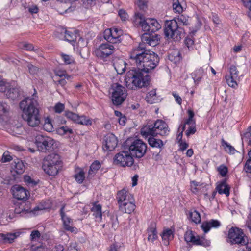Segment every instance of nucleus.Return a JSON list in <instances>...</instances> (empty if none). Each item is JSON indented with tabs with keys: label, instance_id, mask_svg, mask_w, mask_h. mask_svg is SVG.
<instances>
[{
	"label": "nucleus",
	"instance_id": "nucleus-1",
	"mask_svg": "<svg viewBox=\"0 0 251 251\" xmlns=\"http://www.w3.org/2000/svg\"><path fill=\"white\" fill-rule=\"evenodd\" d=\"M130 59L135 63L137 69L150 72L158 65L159 61L158 55L154 52L146 49V45L140 43L130 52Z\"/></svg>",
	"mask_w": 251,
	"mask_h": 251
},
{
	"label": "nucleus",
	"instance_id": "nucleus-2",
	"mask_svg": "<svg viewBox=\"0 0 251 251\" xmlns=\"http://www.w3.org/2000/svg\"><path fill=\"white\" fill-rule=\"evenodd\" d=\"M31 97H27L19 103L22 117L27 125L31 127H37L41 123L39 104L38 97L35 95L36 91Z\"/></svg>",
	"mask_w": 251,
	"mask_h": 251
},
{
	"label": "nucleus",
	"instance_id": "nucleus-3",
	"mask_svg": "<svg viewBox=\"0 0 251 251\" xmlns=\"http://www.w3.org/2000/svg\"><path fill=\"white\" fill-rule=\"evenodd\" d=\"M189 24V17L184 15H180L176 19L166 21L164 33L168 38L175 41H179L183 37V29L178 27V25H188Z\"/></svg>",
	"mask_w": 251,
	"mask_h": 251
},
{
	"label": "nucleus",
	"instance_id": "nucleus-4",
	"mask_svg": "<svg viewBox=\"0 0 251 251\" xmlns=\"http://www.w3.org/2000/svg\"><path fill=\"white\" fill-rule=\"evenodd\" d=\"M148 73L137 69L130 70L127 73L125 78L126 87L136 89L148 86L150 79Z\"/></svg>",
	"mask_w": 251,
	"mask_h": 251
},
{
	"label": "nucleus",
	"instance_id": "nucleus-5",
	"mask_svg": "<svg viewBox=\"0 0 251 251\" xmlns=\"http://www.w3.org/2000/svg\"><path fill=\"white\" fill-rule=\"evenodd\" d=\"M62 167V161L57 154H51L44 160L43 168L46 173L50 176H55Z\"/></svg>",
	"mask_w": 251,
	"mask_h": 251
},
{
	"label": "nucleus",
	"instance_id": "nucleus-6",
	"mask_svg": "<svg viewBox=\"0 0 251 251\" xmlns=\"http://www.w3.org/2000/svg\"><path fill=\"white\" fill-rule=\"evenodd\" d=\"M135 22L139 24L142 30L149 34L154 32L161 28V25L155 19H145L143 14L135 13Z\"/></svg>",
	"mask_w": 251,
	"mask_h": 251
},
{
	"label": "nucleus",
	"instance_id": "nucleus-7",
	"mask_svg": "<svg viewBox=\"0 0 251 251\" xmlns=\"http://www.w3.org/2000/svg\"><path fill=\"white\" fill-rule=\"evenodd\" d=\"M111 99L114 105H121L126 100L127 94L125 87L118 83L112 85L110 89Z\"/></svg>",
	"mask_w": 251,
	"mask_h": 251
},
{
	"label": "nucleus",
	"instance_id": "nucleus-8",
	"mask_svg": "<svg viewBox=\"0 0 251 251\" xmlns=\"http://www.w3.org/2000/svg\"><path fill=\"white\" fill-rule=\"evenodd\" d=\"M229 242L233 244H238L244 246L246 245L248 240L242 230L236 227H232L228 232Z\"/></svg>",
	"mask_w": 251,
	"mask_h": 251
},
{
	"label": "nucleus",
	"instance_id": "nucleus-9",
	"mask_svg": "<svg viewBox=\"0 0 251 251\" xmlns=\"http://www.w3.org/2000/svg\"><path fill=\"white\" fill-rule=\"evenodd\" d=\"M114 163L121 167L131 166L134 162L129 151H123L117 153L113 159Z\"/></svg>",
	"mask_w": 251,
	"mask_h": 251
},
{
	"label": "nucleus",
	"instance_id": "nucleus-10",
	"mask_svg": "<svg viewBox=\"0 0 251 251\" xmlns=\"http://www.w3.org/2000/svg\"><path fill=\"white\" fill-rule=\"evenodd\" d=\"M54 141L51 137L38 135L35 138V144L38 150L43 152L50 151L52 150Z\"/></svg>",
	"mask_w": 251,
	"mask_h": 251
},
{
	"label": "nucleus",
	"instance_id": "nucleus-11",
	"mask_svg": "<svg viewBox=\"0 0 251 251\" xmlns=\"http://www.w3.org/2000/svg\"><path fill=\"white\" fill-rule=\"evenodd\" d=\"M147 150V144L140 139L134 140L129 147V151L131 155L139 158L145 155Z\"/></svg>",
	"mask_w": 251,
	"mask_h": 251
},
{
	"label": "nucleus",
	"instance_id": "nucleus-12",
	"mask_svg": "<svg viewBox=\"0 0 251 251\" xmlns=\"http://www.w3.org/2000/svg\"><path fill=\"white\" fill-rule=\"evenodd\" d=\"M117 48L109 43L102 44L94 50L95 54L98 57L104 58L112 54Z\"/></svg>",
	"mask_w": 251,
	"mask_h": 251
},
{
	"label": "nucleus",
	"instance_id": "nucleus-13",
	"mask_svg": "<svg viewBox=\"0 0 251 251\" xmlns=\"http://www.w3.org/2000/svg\"><path fill=\"white\" fill-rule=\"evenodd\" d=\"M123 31L117 28L106 29L104 32V38L108 42L115 44L121 42Z\"/></svg>",
	"mask_w": 251,
	"mask_h": 251
},
{
	"label": "nucleus",
	"instance_id": "nucleus-14",
	"mask_svg": "<svg viewBox=\"0 0 251 251\" xmlns=\"http://www.w3.org/2000/svg\"><path fill=\"white\" fill-rule=\"evenodd\" d=\"M64 209V206H62L60 210L64 228L71 233H76L77 232V229L75 227L72 226L73 221L65 214Z\"/></svg>",
	"mask_w": 251,
	"mask_h": 251
},
{
	"label": "nucleus",
	"instance_id": "nucleus-15",
	"mask_svg": "<svg viewBox=\"0 0 251 251\" xmlns=\"http://www.w3.org/2000/svg\"><path fill=\"white\" fill-rule=\"evenodd\" d=\"M155 135L167 136L169 134L170 129L167 124L162 120H157L154 123Z\"/></svg>",
	"mask_w": 251,
	"mask_h": 251
},
{
	"label": "nucleus",
	"instance_id": "nucleus-16",
	"mask_svg": "<svg viewBox=\"0 0 251 251\" xmlns=\"http://www.w3.org/2000/svg\"><path fill=\"white\" fill-rule=\"evenodd\" d=\"M239 77V72L234 65L230 67V74L225 76L226 81L229 86L235 88L237 86V80Z\"/></svg>",
	"mask_w": 251,
	"mask_h": 251
},
{
	"label": "nucleus",
	"instance_id": "nucleus-17",
	"mask_svg": "<svg viewBox=\"0 0 251 251\" xmlns=\"http://www.w3.org/2000/svg\"><path fill=\"white\" fill-rule=\"evenodd\" d=\"M12 190L14 197L18 200L25 201L29 196V191L19 185L13 186Z\"/></svg>",
	"mask_w": 251,
	"mask_h": 251
},
{
	"label": "nucleus",
	"instance_id": "nucleus-18",
	"mask_svg": "<svg viewBox=\"0 0 251 251\" xmlns=\"http://www.w3.org/2000/svg\"><path fill=\"white\" fill-rule=\"evenodd\" d=\"M118 140L116 137L112 133H108L105 137L103 149L111 151L117 146Z\"/></svg>",
	"mask_w": 251,
	"mask_h": 251
},
{
	"label": "nucleus",
	"instance_id": "nucleus-19",
	"mask_svg": "<svg viewBox=\"0 0 251 251\" xmlns=\"http://www.w3.org/2000/svg\"><path fill=\"white\" fill-rule=\"evenodd\" d=\"M185 240L187 242H191L195 245H203V242L202 239H201L199 236H196L195 233L190 230H188L184 235Z\"/></svg>",
	"mask_w": 251,
	"mask_h": 251
},
{
	"label": "nucleus",
	"instance_id": "nucleus-20",
	"mask_svg": "<svg viewBox=\"0 0 251 251\" xmlns=\"http://www.w3.org/2000/svg\"><path fill=\"white\" fill-rule=\"evenodd\" d=\"M143 44H148L149 46L154 47L158 44L159 40V36L157 35H150L149 34L145 33L142 35L141 37Z\"/></svg>",
	"mask_w": 251,
	"mask_h": 251
},
{
	"label": "nucleus",
	"instance_id": "nucleus-21",
	"mask_svg": "<svg viewBox=\"0 0 251 251\" xmlns=\"http://www.w3.org/2000/svg\"><path fill=\"white\" fill-rule=\"evenodd\" d=\"M113 65L117 74H122L126 70V63L119 58H115L113 60Z\"/></svg>",
	"mask_w": 251,
	"mask_h": 251
},
{
	"label": "nucleus",
	"instance_id": "nucleus-22",
	"mask_svg": "<svg viewBox=\"0 0 251 251\" xmlns=\"http://www.w3.org/2000/svg\"><path fill=\"white\" fill-rule=\"evenodd\" d=\"M147 231L148 234V240L149 241L153 242L154 241L157 239L158 236L155 223L152 222L150 224Z\"/></svg>",
	"mask_w": 251,
	"mask_h": 251
},
{
	"label": "nucleus",
	"instance_id": "nucleus-23",
	"mask_svg": "<svg viewBox=\"0 0 251 251\" xmlns=\"http://www.w3.org/2000/svg\"><path fill=\"white\" fill-rule=\"evenodd\" d=\"M221 225L220 222L217 220H211L208 222H203L201 226V228L205 233L209 231L211 228H217Z\"/></svg>",
	"mask_w": 251,
	"mask_h": 251
},
{
	"label": "nucleus",
	"instance_id": "nucleus-24",
	"mask_svg": "<svg viewBox=\"0 0 251 251\" xmlns=\"http://www.w3.org/2000/svg\"><path fill=\"white\" fill-rule=\"evenodd\" d=\"M20 235L19 232L15 233H8L6 234H0V241H3L4 243H11L14 239L19 237Z\"/></svg>",
	"mask_w": 251,
	"mask_h": 251
},
{
	"label": "nucleus",
	"instance_id": "nucleus-25",
	"mask_svg": "<svg viewBox=\"0 0 251 251\" xmlns=\"http://www.w3.org/2000/svg\"><path fill=\"white\" fill-rule=\"evenodd\" d=\"M8 107L5 103L0 102V122L7 121L8 115Z\"/></svg>",
	"mask_w": 251,
	"mask_h": 251
},
{
	"label": "nucleus",
	"instance_id": "nucleus-26",
	"mask_svg": "<svg viewBox=\"0 0 251 251\" xmlns=\"http://www.w3.org/2000/svg\"><path fill=\"white\" fill-rule=\"evenodd\" d=\"M204 72V69L200 67L196 69L192 74V76L196 85H198L201 81Z\"/></svg>",
	"mask_w": 251,
	"mask_h": 251
},
{
	"label": "nucleus",
	"instance_id": "nucleus-27",
	"mask_svg": "<svg viewBox=\"0 0 251 251\" xmlns=\"http://www.w3.org/2000/svg\"><path fill=\"white\" fill-rule=\"evenodd\" d=\"M216 190L220 194H225L226 196L229 195V187L226 184V181L220 182L216 187Z\"/></svg>",
	"mask_w": 251,
	"mask_h": 251
},
{
	"label": "nucleus",
	"instance_id": "nucleus-28",
	"mask_svg": "<svg viewBox=\"0 0 251 251\" xmlns=\"http://www.w3.org/2000/svg\"><path fill=\"white\" fill-rule=\"evenodd\" d=\"M119 208L123 212L130 214L134 210L135 205L134 203H132V202L124 203L120 204Z\"/></svg>",
	"mask_w": 251,
	"mask_h": 251
},
{
	"label": "nucleus",
	"instance_id": "nucleus-29",
	"mask_svg": "<svg viewBox=\"0 0 251 251\" xmlns=\"http://www.w3.org/2000/svg\"><path fill=\"white\" fill-rule=\"evenodd\" d=\"M191 191L193 193L197 194L201 192H204V190H207V186L203 184H199V183L193 181L191 184Z\"/></svg>",
	"mask_w": 251,
	"mask_h": 251
},
{
	"label": "nucleus",
	"instance_id": "nucleus-30",
	"mask_svg": "<svg viewBox=\"0 0 251 251\" xmlns=\"http://www.w3.org/2000/svg\"><path fill=\"white\" fill-rule=\"evenodd\" d=\"M154 129V126L147 125L144 126L141 130V133L143 136L147 137L148 136H155V133Z\"/></svg>",
	"mask_w": 251,
	"mask_h": 251
},
{
	"label": "nucleus",
	"instance_id": "nucleus-31",
	"mask_svg": "<svg viewBox=\"0 0 251 251\" xmlns=\"http://www.w3.org/2000/svg\"><path fill=\"white\" fill-rule=\"evenodd\" d=\"M6 96L8 99L15 100L20 97V90L18 88H10L7 90L6 93Z\"/></svg>",
	"mask_w": 251,
	"mask_h": 251
},
{
	"label": "nucleus",
	"instance_id": "nucleus-32",
	"mask_svg": "<svg viewBox=\"0 0 251 251\" xmlns=\"http://www.w3.org/2000/svg\"><path fill=\"white\" fill-rule=\"evenodd\" d=\"M148 143L150 146L153 148L161 149L164 146V143L161 139L153 137L149 138Z\"/></svg>",
	"mask_w": 251,
	"mask_h": 251
},
{
	"label": "nucleus",
	"instance_id": "nucleus-33",
	"mask_svg": "<svg viewBox=\"0 0 251 251\" xmlns=\"http://www.w3.org/2000/svg\"><path fill=\"white\" fill-rule=\"evenodd\" d=\"M146 99L147 101L150 104L157 102L159 100L156 96V90L153 89L149 92L147 94Z\"/></svg>",
	"mask_w": 251,
	"mask_h": 251
},
{
	"label": "nucleus",
	"instance_id": "nucleus-34",
	"mask_svg": "<svg viewBox=\"0 0 251 251\" xmlns=\"http://www.w3.org/2000/svg\"><path fill=\"white\" fill-rule=\"evenodd\" d=\"M74 177L78 183L81 184L85 177V173L83 169L79 168L76 169Z\"/></svg>",
	"mask_w": 251,
	"mask_h": 251
},
{
	"label": "nucleus",
	"instance_id": "nucleus-35",
	"mask_svg": "<svg viewBox=\"0 0 251 251\" xmlns=\"http://www.w3.org/2000/svg\"><path fill=\"white\" fill-rule=\"evenodd\" d=\"M129 195H132L130 194L127 190H126L125 188H123L122 190L119 191L117 195V199L118 200V201L119 204L125 201L128 197Z\"/></svg>",
	"mask_w": 251,
	"mask_h": 251
},
{
	"label": "nucleus",
	"instance_id": "nucleus-36",
	"mask_svg": "<svg viewBox=\"0 0 251 251\" xmlns=\"http://www.w3.org/2000/svg\"><path fill=\"white\" fill-rule=\"evenodd\" d=\"M93 215L98 220L100 221L102 217L101 206L100 204H95L93 205L92 209Z\"/></svg>",
	"mask_w": 251,
	"mask_h": 251
},
{
	"label": "nucleus",
	"instance_id": "nucleus-37",
	"mask_svg": "<svg viewBox=\"0 0 251 251\" xmlns=\"http://www.w3.org/2000/svg\"><path fill=\"white\" fill-rule=\"evenodd\" d=\"M101 167V164L99 161H95L91 165L90 170H89V175L94 176Z\"/></svg>",
	"mask_w": 251,
	"mask_h": 251
},
{
	"label": "nucleus",
	"instance_id": "nucleus-38",
	"mask_svg": "<svg viewBox=\"0 0 251 251\" xmlns=\"http://www.w3.org/2000/svg\"><path fill=\"white\" fill-rule=\"evenodd\" d=\"M183 0H174L173 3V9L175 13H181L183 11V8L181 2Z\"/></svg>",
	"mask_w": 251,
	"mask_h": 251
},
{
	"label": "nucleus",
	"instance_id": "nucleus-39",
	"mask_svg": "<svg viewBox=\"0 0 251 251\" xmlns=\"http://www.w3.org/2000/svg\"><path fill=\"white\" fill-rule=\"evenodd\" d=\"M64 38L65 40L70 43L75 42L76 40V34L70 31H64Z\"/></svg>",
	"mask_w": 251,
	"mask_h": 251
},
{
	"label": "nucleus",
	"instance_id": "nucleus-40",
	"mask_svg": "<svg viewBox=\"0 0 251 251\" xmlns=\"http://www.w3.org/2000/svg\"><path fill=\"white\" fill-rule=\"evenodd\" d=\"M161 236L162 239L165 241L164 244L167 245L168 241L173 237V232L171 229H166L163 232Z\"/></svg>",
	"mask_w": 251,
	"mask_h": 251
},
{
	"label": "nucleus",
	"instance_id": "nucleus-41",
	"mask_svg": "<svg viewBox=\"0 0 251 251\" xmlns=\"http://www.w3.org/2000/svg\"><path fill=\"white\" fill-rule=\"evenodd\" d=\"M222 145L224 147L225 150L230 154H234L236 152H237V151L233 147L223 139L222 141Z\"/></svg>",
	"mask_w": 251,
	"mask_h": 251
},
{
	"label": "nucleus",
	"instance_id": "nucleus-42",
	"mask_svg": "<svg viewBox=\"0 0 251 251\" xmlns=\"http://www.w3.org/2000/svg\"><path fill=\"white\" fill-rule=\"evenodd\" d=\"M189 217L192 221L197 224L201 221V218L200 213L196 210L190 211L189 214Z\"/></svg>",
	"mask_w": 251,
	"mask_h": 251
},
{
	"label": "nucleus",
	"instance_id": "nucleus-43",
	"mask_svg": "<svg viewBox=\"0 0 251 251\" xmlns=\"http://www.w3.org/2000/svg\"><path fill=\"white\" fill-rule=\"evenodd\" d=\"M14 170L17 174H21L24 172L25 170V167L22 161L18 160L17 162H15Z\"/></svg>",
	"mask_w": 251,
	"mask_h": 251
},
{
	"label": "nucleus",
	"instance_id": "nucleus-44",
	"mask_svg": "<svg viewBox=\"0 0 251 251\" xmlns=\"http://www.w3.org/2000/svg\"><path fill=\"white\" fill-rule=\"evenodd\" d=\"M43 129L48 132H51L53 129V126L51 123V119L47 117L45 119L44 124L43 125Z\"/></svg>",
	"mask_w": 251,
	"mask_h": 251
},
{
	"label": "nucleus",
	"instance_id": "nucleus-45",
	"mask_svg": "<svg viewBox=\"0 0 251 251\" xmlns=\"http://www.w3.org/2000/svg\"><path fill=\"white\" fill-rule=\"evenodd\" d=\"M168 57L171 61H174L175 63L179 62L181 60L180 53L177 50H175L174 52L170 53Z\"/></svg>",
	"mask_w": 251,
	"mask_h": 251
},
{
	"label": "nucleus",
	"instance_id": "nucleus-46",
	"mask_svg": "<svg viewBox=\"0 0 251 251\" xmlns=\"http://www.w3.org/2000/svg\"><path fill=\"white\" fill-rule=\"evenodd\" d=\"M188 113L189 115V118L183 125H185V126L187 125L189 126L195 125V121L194 119V113L193 111L191 110H189L188 111Z\"/></svg>",
	"mask_w": 251,
	"mask_h": 251
},
{
	"label": "nucleus",
	"instance_id": "nucleus-47",
	"mask_svg": "<svg viewBox=\"0 0 251 251\" xmlns=\"http://www.w3.org/2000/svg\"><path fill=\"white\" fill-rule=\"evenodd\" d=\"M77 123L85 125H92V120L90 119L87 118L85 116H79L77 121Z\"/></svg>",
	"mask_w": 251,
	"mask_h": 251
},
{
	"label": "nucleus",
	"instance_id": "nucleus-48",
	"mask_svg": "<svg viewBox=\"0 0 251 251\" xmlns=\"http://www.w3.org/2000/svg\"><path fill=\"white\" fill-rule=\"evenodd\" d=\"M25 63L26 64V66L28 68V71L30 74L35 75L38 74L39 71V69L37 67L27 62H26Z\"/></svg>",
	"mask_w": 251,
	"mask_h": 251
},
{
	"label": "nucleus",
	"instance_id": "nucleus-49",
	"mask_svg": "<svg viewBox=\"0 0 251 251\" xmlns=\"http://www.w3.org/2000/svg\"><path fill=\"white\" fill-rule=\"evenodd\" d=\"M18 47L26 50H34L33 45L26 42H20L18 44Z\"/></svg>",
	"mask_w": 251,
	"mask_h": 251
},
{
	"label": "nucleus",
	"instance_id": "nucleus-50",
	"mask_svg": "<svg viewBox=\"0 0 251 251\" xmlns=\"http://www.w3.org/2000/svg\"><path fill=\"white\" fill-rule=\"evenodd\" d=\"M25 202H22L16 204L14 210L15 213L16 214H20L24 211H27L28 210L25 209Z\"/></svg>",
	"mask_w": 251,
	"mask_h": 251
},
{
	"label": "nucleus",
	"instance_id": "nucleus-51",
	"mask_svg": "<svg viewBox=\"0 0 251 251\" xmlns=\"http://www.w3.org/2000/svg\"><path fill=\"white\" fill-rule=\"evenodd\" d=\"M24 181L29 186H34L37 184V182L33 179L30 176H24Z\"/></svg>",
	"mask_w": 251,
	"mask_h": 251
},
{
	"label": "nucleus",
	"instance_id": "nucleus-52",
	"mask_svg": "<svg viewBox=\"0 0 251 251\" xmlns=\"http://www.w3.org/2000/svg\"><path fill=\"white\" fill-rule=\"evenodd\" d=\"M61 56L66 64H71L74 62V58L71 56L62 53Z\"/></svg>",
	"mask_w": 251,
	"mask_h": 251
},
{
	"label": "nucleus",
	"instance_id": "nucleus-53",
	"mask_svg": "<svg viewBox=\"0 0 251 251\" xmlns=\"http://www.w3.org/2000/svg\"><path fill=\"white\" fill-rule=\"evenodd\" d=\"M217 171L220 175L224 177L226 175L228 172V168L225 165H221L217 168Z\"/></svg>",
	"mask_w": 251,
	"mask_h": 251
},
{
	"label": "nucleus",
	"instance_id": "nucleus-54",
	"mask_svg": "<svg viewBox=\"0 0 251 251\" xmlns=\"http://www.w3.org/2000/svg\"><path fill=\"white\" fill-rule=\"evenodd\" d=\"M65 115L68 119H69L77 123L78 118V116L77 114L70 111H66L65 112Z\"/></svg>",
	"mask_w": 251,
	"mask_h": 251
},
{
	"label": "nucleus",
	"instance_id": "nucleus-55",
	"mask_svg": "<svg viewBox=\"0 0 251 251\" xmlns=\"http://www.w3.org/2000/svg\"><path fill=\"white\" fill-rule=\"evenodd\" d=\"M12 159V157L11 156L10 152L8 151H5L3 153L1 161L2 163H6L10 161Z\"/></svg>",
	"mask_w": 251,
	"mask_h": 251
},
{
	"label": "nucleus",
	"instance_id": "nucleus-56",
	"mask_svg": "<svg viewBox=\"0 0 251 251\" xmlns=\"http://www.w3.org/2000/svg\"><path fill=\"white\" fill-rule=\"evenodd\" d=\"M242 141L246 142L248 143H251V132L248 130L243 135H242Z\"/></svg>",
	"mask_w": 251,
	"mask_h": 251
},
{
	"label": "nucleus",
	"instance_id": "nucleus-57",
	"mask_svg": "<svg viewBox=\"0 0 251 251\" xmlns=\"http://www.w3.org/2000/svg\"><path fill=\"white\" fill-rule=\"evenodd\" d=\"M41 234L38 230H33L31 232L30 238L31 241H37L40 237Z\"/></svg>",
	"mask_w": 251,
	"mask_h": 251
},
{
	"label": "nucleus",
	"instance_id": "nucleus-58",
	"mask_svg": "<svg viewBox=\"0 0 251 251\" xmlns=\"http://www.w3.org/2000/svg\"><path fill=\"white\" fill-rule=\"evenodd\" d=\"M249 159L247 160L245 169L247 173H251V155L250 151L248 152Z\"/></svg>",
	"mask_w": 251,
	"mask_h": 251
},
{
	"label": "nucleus",
	"instance_id": "nucleus-59",
	"mask_svg": "<svg viewBox=\"0 0 251 251\" xmlns=\"http://www.w3.org/2000/svg\"><path fill=\"white\" fill-rule=\"evenodd\" d=\"M55 73L56 76L60 77H64L67 80H69L71 78V76L67 74L65 71L57 70L55 71Z\"/></svg>",
	"mask_w": 251,
	"mask_h": 251
},
{
	"label": "nucleus",
	"instance_id": "nucleus-60",
	"mask_svg": "<svg viewBox=\"0 0 251 251\" xmlns=\"http://www.w3.org/2000/svg\"><path fill=\"white\" fill-rule=\"evenodd\" d=\"M58 132L60 134H66L67 133H72V130L67 126H63L60 127L58 129Z\"/></svg>",
	"mask_w": 251,
	"mask_h": 251
},
{
	"label": "nucleus",
	"instance_id": "nucleus-61",
	"mask_svg": "<svg viewBox=\"0 0 251 251\" xmlns=\"http://www.w3.org/2000/svg\"><path fill=\"white\" fill-rule=\"evenodd\" d=\"M8 85L6 81L3 78L0 77V91L4 92Z\"/></svg>",
	"mask_w": 251,
	"mask_h": 251
},
{
	"label": "nucleus",
	"instance_id": "nucleus-62",
	"mask_svg": "<svg viewBox=\"0 0 251 251\" xmlns=\"http://www.w3.org/2000/svg\"><path fill=\"white\" fill-rule=\"evenodd\" d=\"M64 109V105L61 103H57L54 107V110L56 113H60Z\"/></svg>",
	"mask_w": 251,
	"mask_h": 251
},
{
	"label": "nucleus",
	"instance_id": "nucleus-63",
	"mask_svg": "<svg viewBox=\"0 0 251 251\" xmlns=\"http://www.w3.org/2000/svg\"><path fill=\"white\" fill-rule=\"evenodd\" d=\"M196 131V125L190 126L186 131L187 136H189L192 134H194Z\"/></svg>",
	"mask_w": 251,
	"mask_h": 251
},
{
	"label": "nucleus",
	"instance_id": "nucleus-64",
	"mask_svg": "<svg viewBox=\"0 0 251 251\" xmlns=\"http://www.w3.org/2000/svg\"><path fill=\"white\" fill-rule=\"evenodd\" d=\"M139 7L145 10L147 8V2L144 0H139L137 2Z\"/></svg>",
	"mask_w": 251,
	"mask_h": 251
}]
</instances>
